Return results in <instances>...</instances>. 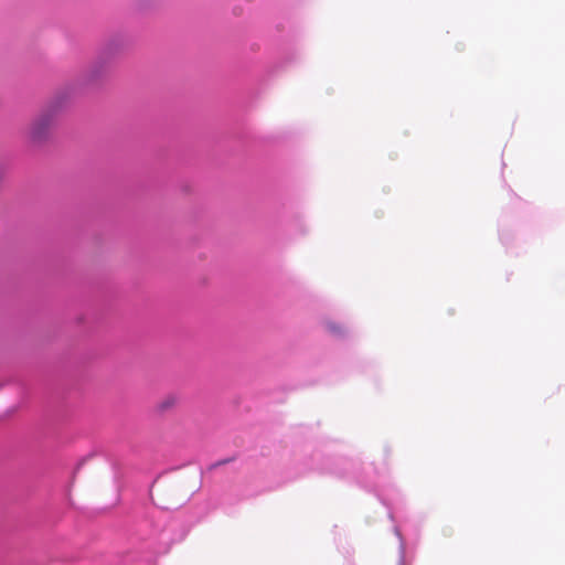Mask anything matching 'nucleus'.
<instances>
[{
  "mask_svg": "<svg viewBox=\"0 0 565 565\" xmlns=\"http://www.w3.org/2000/svg\"><path fill=\"white\" fill-rule=\"evenodd\" d=\"M90 77H92V78H95V77H96V75H95V71H94V70H92Z\"/></svg>",
  "mask_w": 565,
  "mask_h": 565,
  "instance_id": "obj_5",
  "label": "nucleus"
},
{
  "mask_svg": "<svg viewBox=\"0 0 565 565\" xmlns=\"http://www.w3.org/2000/svg\"><path fill=\"white\" fill-rule=\"evenodd\" d=\"M178 404V397L175 395L164 396L157 405L160 412H167L173 408Z\"/></svg>",
  "mask_w": 565,
  "mask_h": 565,
  "instance_id": "obj_3",
  "label": "nucleus"
},
{
  "mask_svg": "<svg viewBox=\"0 0 565 565\" xmlns=\"http://www.w3.org/2000/svg\"><path fill=\"white\" fill-rule=\"evenodd\" d=\"M152 502L160 509L171 511L185 504L191 493L180 477L162 476L152 484L150 490Z\"/></svg>",
  "mask_w": 565,
  "mask_h": 565,
  "instance_id": "obj_1",
  "label": "nucleus"
},
{
  "mask_svg": "<svg viewBox=\"0 0 565 565\" xmlns=\"http://www.w3.org/2000/svg\"><path fill=\"white\" fill-rule=\"evenodd\" d=\"M231 459H225V460H220V461H216V462H213L211 463L209 467H207V470L209 471H213L214 469H216L217 467L222 466V465H225L227 462H230Z\"/></svg>",
  "mask_w": 565,
  "mask_h": 565,
  "instance_id": "obj_4",
  "label": "nucleus"
},
{
  "mask_svg": "<svg viewBox=\"0 0 565 565\" xmlns=\"http://www.w3.org/2000/svg\"><path fill=\"white\" fill-rule=\"evenodd\" d=\"M57 116V106L49 105L43 108L30 122L26 129V137L32 143H42L46 141L55 125Z\"/></svg>",
  "mask_w": 565,
  "mask_h": 565,
  "instance_id": "obj_2",
  "label": "nucleus"
}]
</instances>
